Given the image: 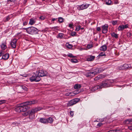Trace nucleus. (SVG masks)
Masks as SVG:
<instances>
[{
  "instance_id": "nucleus-55",
  "label": "nucleus",
  "mask_w": 132,
  "mask_h": 132,
  "mask_svg": "<svg viewBox=\"0 0 132 132\" xmlns=\"http://www.w3.org/2000/svg\"><path fill=\"white\" fill-rule=\"evenodd\" d=\"M3 51H1L0 52V56H1L2 55V54H3Z\"/></svg>"
},
{
  "instance_id": "nucleus-19",
  "label": "nucleus",
  "mask_w": 132,
  "mask_h": 132,
  "mask_svg": "<svg viewBox=\"0 0 132 132\" xmlns=\"http://www.w3.org/2000/svg\"><path fill=\"white\" fill-rule=\"evenodd\" d=\"M107 49V46L105 45H104L100 47V50L101 51H104L106 50Z\"/></svg>"
},
{
  "instance_id": "nucleus-14",
  "label": "nucleus",
  "mask_w": 132,
  "mask_h": 132,
  "mask_svg": "<svg viewBox=\"0 0 132 132\" xmlns=\"http://www.w3.org/2000/svg\"><path fill=\"white\" fill-rule=\"evenodd\" d=\"M129 67L127 64H125L121 66L120 67V69H127Z\"/></svg>"
},
{
  "instance_id": "nucleus-40",
  "label": "nucleus",
  "mask_w": 132,
  "mask_h": 132,
  "mask_svg": "<svg viewBox=\"0 0 132 132\" xmlns=\"http://www.w3.org/2000/svg\"><path fill=\"white\" fill-rule=\"evenodd\" d=\"M117 21H112V24L114 25L116 24L117 23Z\"/></svg>"
},
{
  "instance_id": "nucleus-52",
  "label": "nucleus",
  "mask_w": 132,
  "mask_h": 132,
  "mask_svg": "<svg viewBox=\"0 0 132 132\" xmlns=\"http://www.w3.org/2000/svg\"><path fill=\"white\" fill-rule=\"evenodd\" d=\"M97 30L98 31H100L101 30V29L100 27H97Z\"/></svg>"
},
{
  "instance_id": "nucleus-30",
  "label": "nucleus",
  "mask_w": 132,
  "mask_h": 132,
  "mask_svg": "<svg viewBox=\"0 0 132 132\" xmlns=\"http://www.w3.org/2000/svg\"><path fill=\"white\" fill-rule=\"evenodd\" d=\"M106 4L108 5H110L111 3V0H105Z\"/></svg>"
},
{
  "instance_id": "nucleus-18",
  "label": "nucleus",
  "mask_w": 132,
  "mask_h": 132,
  "mask_svg": "<svg viewBox=\"0 0 132 132\" xmlns=\"http://www.w3.org/2000/svg\"><path fill=\"white\" fill-rule=\"evenodd\" d=\"M35 22V20L34 19L32 18L30 19V21L29 24L31 25H32L34 24Z\"/></svg>"
},
{
  "instance_id": "nucleus-28",
  "label": "nucleus",
  "mask_w": 132,
  "mask_h": 132,
  "mask_svg": "<svg viewBox=\"0 0 132 132\" xmlns=\"http://www.w3.org/2000/svg\"><path fill=\"white\" fill-rule=\"evenodd\" d=\"M64 36V34L62 33H59V34L57 36V38H60L62 39L63 38Z\"/></svg>"
},
{
  "instance_id": "nucleus-4",
  "label": "nucleus",
  "mask_w": 132,
  "mask_h": 132,
  "mask_svg": "<svg viewBox=\"0 0 132 132\" xmlns=\"http://www.w3.org/2000/svg\"><path fill=\"white\" fill-rule=\"evenodd\" d=\"M27 31L28 34L31 35L36 34L38 33V31L37 29L33 27H28Z\"/></svg>"
},
{
  "instance_id": "nucleus-42",
  "label": "nucleus",
  "mask_w": 132,
  "mask_h": 132,
  "mask_svg": "<svg viewBox=\"0 0 132 132\" xmlns=\"http://www.w3.org/2000/svg\"><path fill=\"white\" fill-rule=\"evenodd\" d=\"M39 18L42 20H43L45 19V17L43 16H41L39 17Z\"/></svg>"
},
{
  "instance_id": "nucleus-63",
  "label": "nucleus",
  "mask_w": 132,
  "mask_h": 132,
  "mask_svg": "<svg viewBox=\"0 0 132 132\" xmlns=\"http://www.w3.org/2000/svg\"><path fill=\"white\" fill-rule=\"evenodd\" d=\"M43 1H45V0H42Z\"/></svg>"
},
{
  "instance_id": "nucleus-54",
  "label": "nucleus",
  "mask_w": 132,
  "mask_h": 132,
  "mask_svg": "<svg viewBox=\"0 0 132 132\" xmlns=\"http://www.w3.org/2000/svg\"><path fill=\"white\" fill-rule=\"evenodd\" d=\"M73 26V24H69V27L71 28L72 27V26Z\"/></svg>"
},
{
  "instance_id": "nucleus-36",
  "label": "nucleus",
  "mask_w": 132,
  "mask_h": 132,
  "mask_svg": "<svg viewBox=\"0 0 132 132\" xmlns=\"http://www.w3.org/2000/svg\"><path fill=\"white\" fill-rule=\"evenodd\" d=\"M106 119V117H105V118H103L100 119L99 120L100 122H103V121H106V120H104L105 119Z\"/></svg>"
},
{
  "instance_id": "nucleus-47",
  "label": "nucleus",
  "mask_w": 132,
  "mask_h": 132,
  "mask_svg": "<svg viewBox=\"0 0 132 132\" xmlns=\"http://www.w3.org/2000/svg\"><path fill=\"white\" fill-rule=\"evenodd\" d=\"M80 29V26H78L76 28V30L77 31H79Z\"/></svg>"
},
{
  "instance_id": "nucleus-12",
  "label": "nucleus",
  "mask_w": 132,
  "mask_h": 132,
  "mask_svg": "<svg viewBox=\"0 0 132 132\" xmlns=\"http://www.w3.org/2000/svg\"><path fill=\"white\" fill-rule=\"evenodd\" d=\"M124 123L126 124H132V119H128L124 121Z\"/></svg>"
},
{
  "instance_id": "nucleus-23",
  "label": "nucleus",
  "mask_w": 132,
  "mask_h": 132,
  "mask_svg": "<svg viewBox=\"0 0 132 132\" xmlns=\"http://www.w3.org/2000/svg\"><path fill=\"white\" fill-rule=\"evenodd\" d=\"M92 72V71L87 72L86 74V76L87 77H92L94 76V75H93Z\"/></svg>"
},
{
  "instance_id": "nucleus-29",
  "label": "nucleus",
  "mask_w": 132,
  "mask_h": 132,
  "mask_svg": "<svg viewBox=\"0 0 132 132\" xmlns=\"http://www.w3.org/2000/svg\"><path fill=\"white\" fill-rule=\"evenodd\" d=\"M123 25H121L119 26L118 29L119 31L122 30L124 29Z\"/></svg>"
},
{
  "instance_id": "nucleus-16",
  "label": "nucleus",
  "mask_w": 132,
  "mask_h": 132,
  "mask_svg": "<svg viewBox=\"0 0 132 132\" xmlns=\"http://www.w3.org/2000/svg\"><path fill=\"white\" fill-rule=\"evenodd\" d=\"M39 121L44 124L47 123V119L46 118H41L39 120Z\"/></svg>"
},
{
  "instance_id": "nucleus-22",
  "label": "nucleus",
  "mask_w": 132,
  "mask_h": 132,
  "mask_svg": "<svg viewBox=\"0 0 132 132\" xmlns=\"http://www.w3.org/2000/svg\"><path fill=\"white\" fill-rule=\"evenodd\" d=\"M47 123H52L53 121V119L51 117L47 118Z\"/></svg>"
},
{
  "instance_id": "nucleus-56",
  "label": "nucleus",
  "mask_w": 132,
  "mask_h": 132,
  "mask_svg": "<svg viewBox=\"0 0 132 132\" xmlns=\"http://www.w3.org/2000/svg\"><path fill=\"white\" fill-rule=\"evenodd\" d=\"M57 19V18H56V19L53 18V19H52V21H55Z\"/></svg>"
},
{
  "instance_id": "nucleus-3",
  "label": "nucleus",
  "mask_w": 132,
  "mask_h": 132,
  "mask_svg": "<svg viewBox=\"0 0 132 132\" xmlns=\"http://www.w3.org/2000/svg\"><path fill=\"white\" fill-rule=\"evenodd\" d=\"M42 109L41 107L36 108L32 109L31 111H29V118L31 119H33L35 117V113L41 110Z\"/></svg>"
},
{
  "instance_id": "nucleus-44",
  "label": "nucleus",
  "mask_w": 132,
  "mask_h": 132,
  "mask_svg": "<svg viewBox=\"0 0 132 132\" xmlns=\"http://www.w3.org/2000/svg\"><path fill=\"white\" fill-rule=\"evenodd\" d=\"M70 114L72 117H73L74 115V112L73 111H70Z\"/></svg>"
},
{
  "instance_id": "nucleus-51",
  "label": "nucleus",
  "mask_w": 132,
  "mask_h": 132,
  "mask_svg": "<svg viewBox=\"0 0 132 132\" xmlns=\"http://www.w3.org/2000/svg\"><path fill=\"white\" fill-rule=\"evenodd\" d=\"M57 27H53L52 29H56L57 30H58V29H57Z\"/></svg>"
},
{
  "instance_id": "nucleus-33",
  "label": "nucleus",
  "mask_w": 132,
  "mask_h": 132,
  "mask_svg": "<svg viewBox=\"0 0 132 132\" xmlns=\"http://www.w3.org/2000/svg\"><path fill=\"white\" fill-rule=\"evenodd\" d=\"M93 47V45L92 44H89L87 46V47L88 49H90Z\"/></svg>"
},
{
  "instance_id": "nucleus-11",
  "label": "nucleus",
  "mask_w": 132,
  "mask_h": 132,
  "mask_svg": "<svg viewBox=\"0 0 132 132\" xmlns=\"http://www.w3.org/2000/svg\"><path fill=\"white\" fill-rule=\"evenodd\" d=\"M80 92V90H76L75 91L71 92L70 94H71V96H73V95H75L77 94H78Z\"/></svg>"
},
{
  "instance_id": "nucleus-38",
  "label": "nucleus",
  "mask_w": 132,
  "mask_h": 132,
  "mask_svg": "<svg viewBox=\"0 0 132 132\" xmlns=\"http://www.w3.org/2000/svg\"><path fill=\"white\" fill-rule=\"evenodd\" d=\"M76 33L75 32H72L71 34V35L72 36H76Z\"/></svg>"
},
{
  "instance_id": "nucleus-43",
  "label": "nucleus",
  "mask_w": 132,
  "mask_h": 132,
  "mask_svg": "<svg viewBox=\"0 0 132 132\" xmlns=\"http://www.w3.org/2000/svg\"><path fill=\"white\" fill-rule=\"evenodd\" d=\"M131 34L130 32H128L127 33V36L128 37H130L131 36Z\"/></svg>"
},
{
  "instance_id": "nucleus-57",
  "label": "nucleus",
  "mask_w": 132,
  "mask_h": 132,
  "mask_svg": "<svg viewBox=\"0 0 132 132\" xmlns=\"http://www.w3.org/2000/svg\"><path fill=\"white\" fill-rule=\"evenodd\" d=\"M27 0H24L23 3L24 4H25L27 1Z\"/></svg>"
},
{
  "instance_id": "nucleus-60",
  "label": "nucleus",
  "mask_w": 132,
  "mask_h": 132,
  "mask_svg": "<svg viewBox=\"0 0 132 132\" xmlns=\"http://www.w3.org/2000/svg\"><path fill=\"white\" fill-rule=\"evenodd\" d=\"M80 29L82 30H84V27L80 28Z\"/></svg>"
},
{
  "instance_id": "nucleus-25",
  "label": "nucleus",
  "mask_w": 132,
  "mask_h": 132,
  "mask_svg": "<svg viewBox=\"0 0 132 132\" xmlns=\"http://www.w3.org/2000/svg\"><path fill=\"white\" fill-rule=\"evenodd\" d=\"M1 47L2 50H5L7 46L6 43H3L1 45Z\"/></svg>"
},
{
  "instance_id": "nucleus-1",
  "label": "nucleus",
  "mask_w": 132,
  "mask_h": 132,
  "mask_svg": "<svg viewBox=\"0 0 132 132\" xmlns=\"http://www.w3.org/2000/svg\"><path fill=\"white\" fill-rule=\"evenodd\" d=\"M37 103V102L36 101H30L25 102L20 104L19 105H18L15 108V110L19 112H25L30 108L28 106V105L34 104Z\"/></svg>"
},
{
  "instance_id": "nucleus-53",
  "label": "nucleus",
  "mask_w": 132,
  "mask_h": 132,
  "mask_svg": "<svg viewBox=\"0 0 132 132\" xmlns=\"http://www.w3.org/2000/svg\"><path fill=\"white\" fill-rule=\"evenodd\" d=\"M128 129L132 131V126H130L128 127Z\"/></svg>"
},
{
  "instance_id": "nucleus-35",
  "label": "nucleus",
  "mask_w": 132,
  "mask_h": 132,
  "mask_svg": "<svg viewBox=\"0 0 132 132\" xmlns=\"http://www.w3.org/2000/svg\"><path fill=\"white\" fill-rule=\"evenodd\" d=\"M68 56L70 57H76V56H74L72 54L69 53L68 55Z\"/></svg>"
},
{
  "instance_id": "nucleus-50",
  "label": "nucleus",
  "mask_w": 132,
  "mask_h": 132,
  "mask_svg": "<svg viewBox=\"0 0 132 132\" xmlns=\"http://www.w3.org/2000/svg\"><path fill=\"white\" fill-rule=\"evenodd\" d=\"M17 123H16L15 122H13L12 123V126H16V125H17Z\"/></svg>"
},
{
  "instance_id": "nucleus-49",
  "label": "nucleus",
  "mask_w": 132,
  "mask_h": 132,
  "mask_svg": "<svg viewBox=\"0 0 132 132\" xmlns=\"http://www.w3.org/2000/svg\"><path fill=\"white\" fill-rule=\"evenodd\" d=\"M28 24V22L27 21H25L23 23V26H26Z\"/></svg>"
},
{
  "instance_id": "nucleus-10",
  "label": "nucleus",
  "mask_w": 132,
  "mask_h": 132,
  "mask_svg": "<svg viewBox=\"0 0 132 132\" xmlns=\"http://www.w3.org/2000/svg\"><path fill=\"white\" fill-rule=\"evenodd\" d=\"M89 4H83L79 6V10H83L87 8L89 6Z\"/></svg>"
},
{
  "instance_id": "nucleus-7",
  "label": "nucleus",
  "mask_w": 132,
  "mask_h": 132,
  "mask_svg": "<svg viewBox=\"0 0 132 132\" xmlns=\"http://www.w3.org/2000/svg\"><path fill=\"white\" fill-rule=\"evenodd\" d=\"M108 26L107 24H105L102 27V32L103 33L105 34L107 33L108 31Z\"/></svg>"
},
{
  "instance_id": "nucleus-39",
  "label": "nucleus",
  "mask_w": 132,
  "mask_h": 132,
  "mask_svg": "<svg viewBox=\"0 0 132 132\" xmlns=\"http://www.w3.org/2000/svg\"><path fill=\"white\" fill-rule=\"evenodd\" d=\"M103 124V123L100 122L97 124V126L98 127H100L101 126H102Z\"/></svg>"
},
{
  "instance_id": "nucleus-9",
  "label": "nucleus",
  "mask_w": 132,
  "mask_h": 132,
  "mask_svg": "<svg viewBox=\"0 0 132 132\" xmlns=\"http://www.w3.org/2000/svg\"><path fill=\"white\" fill-rule=\"evenodd\" d=\"M101 88L103 87H108L109 86V84L108 82H103L102 83L100 84Z\"/></svg>"
},
{
  "instance_id": "nucleus-5",
  "label": "nucleus",
  "mask_w": 132,
  "mask_h": 132,
  "mask_svg": "<svg viewBox=\"0 0 132 132\" xmlns=\"http://www.w3.org/2000/svg\"><path fill=\"white\" fill-rule=\"evenodd\" d=\"M80 99L78 98H75L70 101L67 104V105L68 106H70L75 104L77 103Z\"/></svg>"
},
{
  "instance_id": "nucleus-61",
  "label": "nucleus",
  "mask_w": 132,
  "mask_h": 132,
  "mask_svg": "<svg viewBox=\"0 0 132 132\" xmlns=\"http://www.w3.org/2000/svg\"><path fill=\"white\" fill-rule=\"evenodd\" d=\"M127 109H128V110H130V109L129 108H128Z\"/></svg>"
},
{
  "instance_id": "nucleus-27",
  "label": "nucleus",
  "mask_w": 132,
  "mask_h": 132,
  "mask_svg": "<svg viewBox=\"0 0 132 132\" xmlns=\"http://www.w3.org/2000/svg\"><path fill=\"white\" fill-rule=\"evenodd\" d=\"M81 87V85L80 84H76L74 86V88L75 89H78Z\"/></svg>"
},
{
  "instance_id": "nucleus-21",
  "label": "nucleus",
  "mask_w": 132,
  "mask_h": 132,
  "mask_svg": "<svg viewBox=\"0 0 132 132\" xmlns=\"http://www.w3.org/2000/svg\"><path fill=\"white\" fill-rule=\"evenodd\" d=\"M103 76L101 75H99L96 77L94 79L95 80H97L103 78Z\"/></svg>"
},
{
  "instance_id": "nucleus-41",
  "label": "nucleus",
  "mask_w": 132,
  "mask_h": 132,
  "mask_svg": "<svg viewBox=\"0 0 132 132\" xmlns=\"http://www.w3.org/2000/svg\"><path fill=\"white\" fill-rule=\"evenodd\" d=\"M5 102L6 101L4 100H0V105L3 103H5Z\"/></svg>"
},
{
  "instance_id": "nucleus-48",
  "label": "nucleus",
  "mask_w": 132,
  "mask_h": 132,
  "mask_svg": "<svg viewBox=\"0 0 132 132\" xmlns=\"http://www.w3.org/2000/svg\"><path fill=\"white\" fill-rule=\"evenodd\" d=\"M29 111H28L26 112H25L24 113V114L26 116H27L28 115H29Z\"/></svg>"
},
{
  "instance_id": "nucleus-59",
  "label": "nucleus",
  "mask_w": 132,
  "mask_h": 132,
  "mask_svg": "<svg viewBox=\"0 0 132 132\" xmlns=\"http://www.w3.org/2000/svg\"><path fill=\"white\" fill-rule=\"evenodd\" d=\"M28 29V28H24V29L26 30L27 32H28L27 29Z\"/></svg>"
},
{
  "instance_id": "nucleus-46",
  "label": "nucleus",
  "mask_w": 132,
  "mask_h": 132,
  "mask_svg": "<svg viewBox=\"0 0 132 132\" xmlns=\"http://www.w3.org/2000/svg\"><path fill=\"white\" fill-rule=\"evenodd\" d=\"M123 26L124 27H123L124 29H126L128 28V24H126L125 25H123Z\"/></svg>"
},
{
  "instance_id": "nucleus-17",
  "label": "nucleus",
  "mask_w": 132,
  "mask_h": 132,
  "mask_svg": "<svg viewBox=\"0 0 132 132\" xmlns=\"http://www.w3.org/2000/svg\"><path fill=\"white\" fill-rule=\"evenodd\" d=\"M9 57V55L8 54H5L4 55H3L2 59L4 60H7Z\"/></svg>"
},
{
  "instance_id": "nucleus-31",
  "label": "nucleus",
  "mask_w": 132,
  "mask_h": 132,
  "mask_svg": "<svg viewBox=\"0 0 132 132\" xmlns=\"http://www.w3.org/2000/svg\"><path fill=\"white\" fill-rule=\"evenodd\" d=\"M71 61L72 63H76L78 62V60L76 59H71Z\"/></svg>"
},
{
  "instance_id": "nucleus-24",
  "label": "nucleus",
  "mask_w": 132,
  "mask_h": 132,
  "mask_svg": "<svg viewBox=\"0 0 132 132\" xmlns=\"http://www.w3.org/2000/svg\"><path fill=\"white\" fill-rule=\"evenodd\" d=\"M13 16V15L12 14H11L7 16L6 18V19L5 20V21H7L9 20L10 18L12 17Z\"/></svg>"
},
{
  "instance_id": "nucleus-15",
  "label": "nucleus",
  "mask_w": 132,
  "mask_h": 132,
  "mask_svg": "<svg viewBox=\"0 0 132 132\" xmlns=\"http://www.w3.org/2000/svg\"><path fill=\"white\" fill-rule=\"evenodd\" d=\"M111 35L112 37L114 38H115L117 39L118 38L119 35L118 34H116L114 32H112L111 33Z\"/></svg>"
},
{
  "instance_id": "nucleus-6",
  "label": "nucleus",
  "mask_w": 132,
  "mask_h": 132,
  "mask_svg": "<svg viewBox=\"0 0 132 132\" xmlns=\"http://www.w3.org/2000/svg\"><path fill=\"white\" fill-rule=\"evenodd\" d=\"M102 70V68H96L94 69L92 72L93 75L94 76L97 73L101 72Z\"/></svg>"
},
{
  "instance_id": "nucleus-45",
  "label": "nucleus",
  "mask_w": 132,
  "mask_h": 132,
  "mask_svg": "<svg viewBox=\"0 0 132 132\" xmlns=\"http://www.w3.org/2000/svg\"><path fill=\"white\" fill-rule=\"evenodd\" d=\"M114 131H115L114 132H116V131H117V130L116 129H115L114 130L112 129L111 130H109L107 131L106 132H110V131H111V132H114Z\"/></svg>"
},
{
  "instance_id": "nucleus-2",
  "label": "nucleus",
  "mask_w": 132,
  "mask_h": 132,
  "mask_svg": "<svg viewBox=\"0 0 132 132\" xmlns=\"http://www.w3.org/2000/svg\"><path fill=\"white\" fill-rule=\"evenodd\" d=\"M36 73L37 75L34 73L31 77L30 78V80L31 82H38L41 79L39 76L43 77L46 76L47 74L46 71L42 70L37 71Z\"/></svg>"
},
{
  "instance_id": "nucleus-62",
  "label": "nucleus",
  "mask_w": 132,
  "mask_h": 132,
  "mask_svg": "<svg viewBox=\"0 0 132 132\" xmlns=\"http://www.w3.org/2000/svg\"><path fill=\"white\" fill-rule=\"evenodd\" d=\"M9 1H10V0H7V1L8 2H9Z\"/></svg>"
},
{
  "instance_id": "nucleus-8",
  "label": "nucleus",
  "mask_w": 132,
  "mask_h": 132,
  "mask_svg": "<svg viewBox=\"0 0 132 132\" xmlns=\"http://www.w3.org/2000/svg\"><path fill=\"white\" fill-rule=\"evenodd\" d=\"M17 40L16 39H13L10 43V44L12 47L13 48H16V43Z\"/></svg>"
},
{
  "instance_id": "nucleus-34",
  "label": "nucleus",
  "mask_w": 132,
  "mask_h": 132,
  "mask_svg": "<svg viewBox=\"0 0 132 132\" xmlns=\"http://www.w3.org/2000/svg\"><path fill=\"white\" fill-rule=\"evenodd\" d=\"M67 47L69 48H72L73 46L72 45L68 43V44L67 45Z\"/></svg>"
},
{
  "instance_id": "nucleus-26",
  "label": "nucleus",
  "mask_w": 132,
  "mask_h": 132,
  "mask_svg": "<svg viewBox=\"0 0 132 132\" xmlns=\"http://www.w3.org/2000/svg\"><path fill=\"white\" fill-rule=\"evenodd\" d=\"M19 88L20 89H23L25 91H27V88L24 85H21L19 86Z\"/></svg>"
},
{
  "instance_id": "nucleus-20",
  "label": "nucleus",
  "mask_w": 132,
  "mask_h": 132,
  "mask_svg": "<svg viewBox=\"0 0 132 132\" xmlns=\"http://www.w3.org/2000/svg\"><path fill=\"white\" fill-rule=\"evenodd\" d=\"M101 87L100 86V85H97L95 86H94L92 88V90H97V89H101Z\"/></svg>"
},
{
  "instance_id": "nucleus-13",
  "label": "nucleus",
  "mask_w": 132,
  "mask_h": 132,
  "mask_svg": "<svg viewBox=\"0 0 132 132\" xmlns=\"http://www.w3.org/2000/svg\"><path fill=\"white\" fill-rule=\"evenodd\" d=\"M95 58V56H94L90 55L87 59V61H92L94 60Z\"/></svg>"
},
{
  "instance_id": "nucleus-58",
  "label": "nucleus",
  "mask_w": 132,
  "mask_h": 132,
  "mask_svg": "<svg viewBox=\"0 0 132 132\" xmlns=\"http://www.w3.org/2000/svg\"><path fill=\"white\" fill-rule=\"evenodd\" d=\"M16 0H10V1L11 2H14Z\"/></svg>"
},
{
  "instance_id": "nucleus-32",
  "label": "nucleus",
  "mask_w": 132,
  "mask_h": 132,
  "mask_svg": "<svg viewBox=\"0 0 132 132\" xmlns=\"http://www.w3.org/2000/svg\"><path fill=\"white\" fill-rule=\"evenodd\" d=\"M58 21L60 23H62L63 22V18L61 17L59 18Z\"/></svg>"
},
{
  "instance_id": "nucleus-37",
  "label": "nucleus",
  "mask_w": 132,
  "mask_h": 132,
  "mask_svg": "<svg viewBox=\"0 0 132 132\" xmlns=\"http://www.w3.org/2000/svg\"><path fill=\"white\" fill-rule=\"evenodd\" d=\"M99 56H106L105 55V53L104 52L101 53L99 54Z\"/></svg>"
}]
</instances>
